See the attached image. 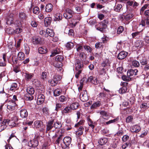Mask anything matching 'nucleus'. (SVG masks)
Segmentation results:
<instances>
[{"instance_id": "obj_1", "label": "nucleus", "mask_w": 149, "mask_h": 149, "mask_svg": "<svg viewBox=\"0 0 149 149\" xmlns=\"http://www.w3.org/2000/svg\"><path fill=\"white\" fill-rule=\"evenodd\" d=\"M18 120L17 117L16 116H14L12 117L10 120H4L3 122V124L6 125H8L12 127L16 126L17 122Z\"/></svg>"}, {"instance_id": "obj_2", "label": "nucleus", "mask_w": 149, "mask_h": 149, "mask_svg": "<svg viewBox=\"0 0 149 149\" xmlns=\"http://www.w3.org/2000/svg\"><path fill=\"white\" fill-rule=\"evenodd\" d=\"M63 144H61L63 149H69V146L71 143V139L69 136H66L63 139Z\"/></svg>"}, {"instance_id": "obj_3", "label": "nucleus", "mask_w": 149, "mask_h": 149, "mask_svg": "<svg viewBox=\"0 0 149 149\" xmlns=\"http://www.w3.org/2000/svg\"><path fill=\"white\" fill-rule=\"evenodd\" d=\"M16 106V104L15 101L12 100L9 101L7 106L8 111L9 112L10 111H14L15 109Z\"/></svg>"}, {"instance_id": "obj_4", "label": "nucleus", "mask_w": 149, "mask_h": 149, "mask_svg": "<svg viewBox=\"0 0 149 149\" xmlns=\"http://www.w3.org/2000/svg\"><path fill=\"white\" fill-rule=\"evenodd\" d=\"M19 114L20 117L22 118H25L28 116V113L26 109L22 108L19 109Z\"/></svg>"}, {"instance_id": "obj_5", "label": "nucleus", "mask_w": 149, "mask_h": 149, "mask_svg": "<svg viewBox=\"0 0 149 149\" xmlns=\"http://www.w3.org/2000/svg\"><path fill=\"white\" fill-rule=\"evenodd\" d=\"M74 14V12L71 10L67 8L65 12L64 13L63 16L67 19L72 17Z\"/></svg>"}, {"instance_id": "obj_6", "label": "nucleus", "mask_w": 149, "mask_h": 149, "mask_svg": "<svg viewBox=\"0 0 149 149\" xmlns=\"http://www.w3.org/2000/svg\"><path fill=\"white\" fill-rule=\"evenodd\" d=\"M37 97V103L38 104H40L42 103L45 100V97L44 95L42 94L38 93L37 94L36 97Z\"/></svg>"}, {"instance_id": "obj_7", "label": "nucleus", "mask_w": 149, "mask_h": 149, "mask_svg": "<svg viewBox=\"0 0 149 149\" xmlns=\"http://www.w3.org/2000/svg\"><path fill=\"white\" fill-rule=\"evenodd\" d=\"M75 66L76 70H82L83 64L80 60L77 59L75 61Z\"/></svg>"}, {"instance_id": "obj_8", "label": "nucleus", "mask_w": 149, "mask_h": 149, "mask_svg": "<svg viewBox=\"0 0 149 149\" xmlns=\"http://www.w3.org/2000/svg\"><path fill=\"white\" fill-rule=\"evenodd\" d=\"M80 99L83 102H86L88 100L86 91H84L80 95Z\"/></svg>"}, {"instance_id": "obj_9", "label": "nucleus", "mask_w": 149, "mask_h": 149, "mask_svg": "<svg viewBox=\"0 0 149 149\" xmlns=\"http://www.w3.org/2000/svg\"><path fill=\"white\" fill-rule=\"evenodd\" d=\"M54 121V120L53 119L49 120L46 123V132L51 130L54 127L53 126Z\"/></svg>"}, {"instance_id": "obj_10", "label": "nucleus", "mask_w": 149, "mask_h": 149, "mask_svg": "<svg viewBox=\"0 0 149 149\" xmlns=\"http://www.w3.org/2000/svg\"><path fill=\"white\" fill-rule=\"evenodd\" d=\"M138 71L136 69L134 70L130 69L129 70L127 71V76L131 77L132 76H135L137 74V72Z\"/></svg>"}, {"instance_id": "obj_11", "label": "nucleus", "mask_w": 149, "mask_h": 149, "mask_svg": "<svg viewBox=\"0 0 149 149\" xmlns=\"http://www.w3.org/2000/svg\"><path fill=\"white\" fill-rule=\"evenodd\" d=\"M6 23L8 24H11L13 22V15L11 14L9 15L6 18Z\"/></svg>"}, {"instance_id": "obj_12", "label": "nucleus", "mask_w": 149, "mask_h": 149, "mask_svg": "<svg viewBox=\"0 0 149 149\" xmlns=\"http://www.w3.org/2000/svg\"><path fill=\"white\" fill-rule=\"evenodd\" d=\"M97 26L98 27L96 29L102 32H103L105 29H106L107 27V25L102 24L101 23L98 24Z\"/></svg>"}, {"instance_id": "obj_13", "label": "nucleus", "mask_w": 149, "mask_h": 149, "mask_svg": "<svg viewBox=\"0 0 149 149\" xmlns=\"http://www.w3.org/2000/svg\"><path fill=\"white\" fill-rule=\"evenodd\" d=\"M127 54V52L123 51H122L118 54V58L120 60L123 59L125 58Z\"/></svg>"}, {"instance_id": "obj_14", "label": "nucleus", "mask_w": 149, "mask_h": 149, "mask_svg": "<svg viewBox=\"0 0 149 149\" xmlns=\"http://www.w3.org/2000/svg\"><path fill=\"white\" fill-rule=\"evenodd\" d=\"M101 104V102L97 101L94 102L90 107L91 109H97L98 107H100Z\"/></svg>"}, {"instance_id": "obj_15", "label": "nucleus", "mask_w": 149, "mask_h": 149, "mask_svg": "<svg viewBox=\"0 0 149 149\" xmlns=\"http://www.w3.org/2000/svg\"><path fill=\"white\" fill-rule=\"evenodd\" d=\"M141 128L140 126L138 125H134L130 129V130L132 132L137 133L139 132Z\"/></svg>"}, {"instance_id": "obj_16", "label": "nucleus", "mask_w": 149, "mask_h": 149, "mask_svg": "<svg viewBox=\"0 0 149 149\" xmlns=\"http://www.w3.org/2000/svg\"><path fill=\"white\" fill-rule=\"evenodd\" d=\"M33 125L34 127L36 128H39L42 127L43 126V124L42 121L37 120L34 122Z\"/></svg>"}, {"instance_id": "obj_17", "label": "nucleus", "mask_w": 149, "mask_h": 149, "mask_svg": "<svg viewBox=\"0 0 149 149\" xmlns=\"http://www.w3.org/2000/svg\"><path fill=\"white\" fill-rule=\"evenodd\" d=\"M100 114L102 116V118L104 119L107 120L109 118L108 113L107 111H101Z\"/></svg>"}, {"instance_id": "obj_18", "label": "nucleus", "mask_w": 149, "mask_h": 149, "mask_svg": "<svg viewBox=\"0 0 149 149\" xmlns=\"http://www.w3.org/2000/svg\"><path fill=\"white\" fill-rule=\"evenodd\" d=\"M32 40L33 44L37 45L40 43L41 38L38 36H34L33 37Z\"/></svg>"}, {"instance_id": "obj_19", "label": "nucleus", "mask_w": 149, "mask_h": 149, "mask_svg": "<svg viewBox=\"0 0 149 149\" xmlns=\"http://www.w3.org/2000/svg\"><path fill=\"white\" fill-rule=\"evenodd\" d=\"M52 21V18L51 17H47L45 18L44 20V23L45 26L46 27H47L49 26L51 23Z\"/></svg>"}, {"instance_id": "obj_20", "label": "nucleus", "mask_w": 149, "mask_h": 149, "mask_svg": "<svg viewBox=\"0 0 149 149\" xmlns=\"http://www.w3.org/2000/svg\"><path fill=\"white\" fill-rule=\"evenodd\" d=\"M146 24L149 25V17H148L146 19H142L140 24V25H141L143 26H145Z\"/></svg>"}, {"instance_id": "obj_21", "label": "nucleus", "mask_w": 149, "mask_h": 149, "mask_svg": "<svg viewBox=\"0 0 149 149\" xmlns=\"http://www.w3.org/2000/svg\"><path fill=\"white\" fill-rule=\"evenodd\" d=\"M33 76L34 74L33 73H26L24 75L25 79L27 81L30 80Z\"/></svg>"}, {"instance_id": "obj_22", "label": "nucleus", "mask_w": 149, "mask_h": 149, "mask_svg": "<svg viewBox=\"0 0 149 149\" xmlns=\"http://www.w3.org/2000/svg\"><path fill=\"white\" fill-rule=\"evenodd\" d=\"M72 109L70 106L65 107L63 110L62 111V113H69L72 112Z\"/></svg>"}, {"instance_id": "obj_23", "label": "nucleus", "mask_w": 149, "mask_h": 149, "mask_svg": "<svg viewBox=\"0 0 149 149\" xmlns=\"http://www.w3.org/2000/svg\"><path fill=\"white\" fill-rule=\"evenodd\" d=\"M54 20L55 21H59L62 19V15L61 13H57L55 15Z\"/></svg>"}, {"instance_id": "obj_24", "label": "nucleus", "mask_w": 149, "mask_h": 149, "mask_svg": "<svg viewBox=\"0 0 149 149\" xmlns=\"http://www.w3.org/2000/svg\"><path fill=\"white\" fill-rule=\"evenodd\" d=\"M84 130V127L82 126H80L78 129L77 131H76V134L78 136L81 135L83 134Z\"/></svg>"}, {"instance_id": "obj_25", "label": "nucleus", "mask_w": 149, "mask_h": 149, "mask_svg": "<svg viewBox=\"0 0 149 149\" xmlns=\"http://www.w3.org/2000/svg\"><path fill=\"white\" fill-rule=\"evenodd\" d=\"M19 17L21 21L26 20L27 18V16L26 15V14L24 12L20 13L19 14Z\"/></svg>"}, {"instance_id": "obj_26", "label": "nucleus", "mask_w": 149, "mask_h": 149, "mask_svg": "<svg viewBox=\"0 0 149 149\" xmlns=\"http://www.w3.org/2000/svg\"><path fill=\"white\" fill-rule=\"evenodd\" d=\"M47 34V37L49 36L51 37H53L54 35V33L52 29H46Z\"/></svg>"}, {"instance_id": "obj_27", "label": "nucleus", "mask_w": 149, "mask_h": 149, "mask_svg": "<svg viewBox=\"0 0 149 149\" xmlns=\"http://www.w3.org/2000/svg\"><path fill=\"white\" fill-rule=\"evenodd\" d=\"M108 141V139L107 138H102L100 139L98 141V143L101 145H103L106 144Z\"/></svg>"}, {"instance_id": "obj_28", "label": "nucleus", "mask_w": 149, "mask_h": 149, "mask_svg": "<svg viewBox=\"0 0 149 149\" xmlns=\"http://www.w3.org/2000/svg\"><path fill=\"white\" fill-rule=\"evenodd\" d=\"M53 6L51 3L47 4L46 7L45 11L47 12H51L53 9Z\"/></svg>"}, {"instance_id": "obj_29", "label": "nucleus", "mask_w": 149, "mask_h": 149, "mask_svg": "<svg viewBox=\"0 0 149 149\" xmlns=\"http://www.w3.org/2000/svg\"><path fill=\"white\" fill-rule=\"evenodd\" d=\"M143 42L141 41H138L135 43V46L137 49H139L142 47L143 45Z\"/></svg>"}, {"instance_id": "obj_30", "label": "nucleus", "mask_w": 149, "mask_h": 149, "mask_svg": "<svg viewBox=\"0 0 149 149\" xmlns=\"http://www.w3.org/2000/svg\"><path fill=\"white\" fill-rule=\"evenodd\" d=\"M60 51H61L59 48H55L52 51V54L50 56L51 57L53 56L56 54H59Z\"/></svg>"}, {"instance_id": "obj_31", "label": "nucleus", "mask_w": 149, "mask_h": 149, "mask_svg": "<svg viewBox=\"0 0 149 149\" xmlns=\"http://www.w3.org/2000/svg\"><path fill=\"white\" fill-rule=\"evenodd\" d=\"M26 91L29 94L33 95L35 91L33 88L29 86L27 88Z\"/></svg>"}, {"instance_id": "obj_32", "label": "nucleus", "mask_w": 149, "mask_h": 149, "mask_svg": "<svg viewBox=\"0 0 149 149\" xmlns=\"http://www.w3.org/2000/svg\"><path fill=\"white\" fill-rule=\"evenodd\" d=\"M61 123L60 122L57 121L55 122H54V126L56 129H59L62 127Z\"/></svg>"}, {"instance_id": "obj_33", "label": "nucleus", "mask_w": 149, "mask_h": 149, "mask_svg": "<svg viewBox=\"0 0 149 149\" xmlns=\"http://www.w3.org/2000/svg\"><path fill=\"white\" fill-rule=\"evenodd\" d=\"M140 107L142 109H146L149 108V106H148L147 103L143 102L140 104Z\"/></svg>"}, {"instance_id": "obj_34", "label": "nucleus", "mask_w": 149, "mask_h": 149, "mask_svg": "<svg viewBox=\"0 0 149 149\" xmlns=\"http://www.w3.org/2000/svg\"><path fill=\"white\" fill-rule=\"evenodd\" d=\"M18 58L19 60H23L25 58L24 54L22 52H19L18 54Z\"/></svg>"}, {"instance_id": "obj_35", "label": "nucleus", "mask_w": 149, "mask_h": 149, "mask_svg": "<svg viewBox=\"0 0 149 149\" xmlns=\"http://www.w3.org/2000/svg\"><path fill=\"white\" fill-rule=\"evenodd\" d=\"M30 142L33 147H36L38 144V142L36 139L31 141Z\"/></svg>"}, {"instance_id": "obj_36", "label": "nucleus", "mask_w": 149, "mask_h": 149, "mask_svg": "<svg viewBox=\"0 0 149 149\" xmlns=\"http://www.w3.org/2000/svg\"><path fill=\"white\" fill-rule=\"evenodd\" d=\"M79 106V103L77 102H75L72 103L70 105L72 110L76 109Z\"/></svg>"}, {"instance_id": "obj_37", "label": "nucleus", "mask_w": 149, "mask_h": 149, "mask_svg": "<svg viewBox=\"0 0 149 149\" xmlns=\"http://www.w3.org/2000/svg\"><path fill=\"white\" fill-rule=\"evenodd\" d=\"M38 52L41 54H45L47 52V50L45 48L43 47H39L38 49Z\"/></svg>"}, {"instance_id": "obj_38", "label": "nucleus", "mask_w": 149, "mask_h": 149, "mask_svg": "<svg viewBox=\"0 0 149 149\" xmlns=\"http://www.w3.org/2000/svg\"><path fill=\"white\" fill-rule=\"evenodd\" d=\"M88 124L89 126L92 129L95 127V123H94L90 118L88 119Z\"/></svg>"}, {"instance_id": "obj_39", "label": "nucleus", "mask_w": 149, "mask_h": 149, "mask_svg": "<svg viewBox=\"0 0 149 149\" xmlns=\"http://www.w3.org/2000/svg\"><path fill=\"white\" fill-rule=\"evenodd\" d=\"M61 90L57 88L54 90V95L55 96H58L61 94Z\"/></svg>"}, {"instance_id": "obj_40", "label": "nucleus", "mask_w": 149, "mask_h": 149, "mask_svg": "<svg viewBox=\"0 0 149 149\" xmlns=\"http://www.w3.org/2000/svg\"><path fill=\"white\" fill-rule=\"evenodd\" d=\"M127 90V88L126 86H124L120 88L119 90L120 93L123 94L126 92Z\"/></svg>"}, {"instance_id": "obj_41", "label": "nucleus", "mask_w": 149, "mask_h": 149, "mask_svg": "<svg viewBox=\"0 0 149 149\" xmlns=\"http://www.w3.org/2000/svg\"><path fill=\"white\" fill-rule=\"evenodd\" d=\"M65 47L68 49H71L74 47V44L72 42H68L66 45Z\"/></svg>"}, {"instance_id": "obj_42", "label": "nucleus", "mask_w": 149, "mask_h": 149, "mask_svg": "<svg viewBox=\"0 0 149 149\" xmlns=\"http://www.w3.org/2000/svg\"><path fill=\"white\" fill-rule=\"evenodd\" d=\"M31 94H27L25 95V99L27 100H31L33 99V97Z\"/></svg>"}, {"instance_id": "obj_43", "label": "nucleus", "mask_w": 149, "mask_h": 149, "mask_svg": "<svg viewBox=\"0 0 149 149\" xmlns=\"http://www.w3.org/2000/svg\"><path fill=\"white\" fill-rule=\"evenodd\" d=\"M122 7V6L121 4H118L117 6H115L114 7V10L116 12H119Z\"/></svg>"}, {"instance_id": "obj_44", "label": "nucleus", "mask_w": 149, "mask_h": 149, "mask_svg": "<svg viewBox=\"0 0 149 149\" xmlns=\"http://www.w3.org/2000/svg\"><path fill=\"white\" fill-rule=\"evenodd\" d=\"M133 119V117L132 116H130L127 117L126 119V122L128 123L132 122Z\"/></svg>"}, {"instance_id": "obj_45", "label": "nucleus", "mask_w": 149, "mask_h": 149, "mask_svg": "<svg viewBox=\"0 0 149 149\" xmlns=\"http://www.w3.org/2000/svg\"><path fill=\"white\" fill-rule=\"evenodd\" d=\"M17 89V85L16 83H14L12 84L10 88V90L12 91H14Z\"/></svg>"}, {"instance_id": "obj_46", "label": "nucleus", "mask_w": 149, "mask_h": 149, "mask_svg": "<svg viewBox=\"0 0 149 149\" xmlns=\"http://www.w3.org/2000/svg\"><path fill=\"white\" fill-rule=\"evenodd\" d=\"M64 59V57L61 55H57L56 57L55 60L56 61L60 62H62Z\"/></svg>"}, {"instance_id": "obj_47", "label": "nucleus", "mask_w": 149, "mask_h": 149, "mask_svg": "<svg viewBox=\"0 0 149 149\" xmlns=\"http://www.w3.org/2000/svg\"><path fill=\"white\" fill-rule=\"evenodd\" d=\"M24 50L25 54H28L29 53L30 51V49L29 46L26 44L24 45Z\"/></svg>"}, {"instance_id": "obj_48", "label": "nucleus", "mask_w": 149, "mask_h": 149, "mask_svg": "<svg viewBox=\"0 0 149 149\" xmlns=\"http://www.w3.org/2000/svg\"><path fill=\"white\" fill-rule=\"evenodd\" d=\"M67 100V98L63 95H61L59 98V101L62 102H66Z\"/></svg>"}, {"instance_id": "obj_49", "label": "nucleus", "mask_w": 149, "mask_h": 149, "mask_svg": "<svg viewBox=\"0 0 149 149\" xmlns=\"http://www.w3.org/2000/svg\"><path fill=\"white\" fill-rule=\"evenodd\" d=\"M132 65L133 67H138L139 66L140 64L139 62L138 61L134 60L132 61Z\"/></svg>"}, {"instance_id": "obj_50", "label": "nucleus", "mask_w": 149, "mask_h": 149, "mask_svg": "<svg viewBox=\"0 0 149 149\" xmlns=\"http://www.w3.org/2000/svg\"><path fill=\"white\" fill-rule=\"evenodd\" d=\"M49 83L52 86H54L56 85L57 83L56 82V81L54 79H52L49 80L48 81Z\"/></svg>"}, {"instance_id": "obj_51", "label": "nucleus", "mask_w": 149, "mask_h": 149, "mask_svg": "<svg viewBox=\"0 0 149 149\" xmlns=\"http://www.w3.org/2000/svg\"><path fill=\"white\" fill-rule=\"evenodd\" d=\"M85 122V120H81L79 122H78L77 123L75 124L74 127H80L81 125H83Z\"/></svg>"}, {"instance_id": "obj_52", "label": "nucleus", "mask_w": 149, "mask_h": 149, "mask_svg": "<svg viewBox=\"0 0 149 149\" xmlns=\"http://www.w3.org/2000/svg\"><path fill=\"white\" fill-rule=\"evenodd\" d=\"M85 122V120H81L79 122H78L77 123L75 124L74 127H80L81 125H83Z\"/></svg>"}, {"instance_id": "obj_53", "label": "nucleus", "mask_w": 149, "mask_h": 149, "mask_svg": "<svg viewBox=\"0 0 149 149\" xmlns=\"http://www.w3.org/2000/svg\"><path fill=\"white\" fill-rule=\"evenodd\" d=\"M85 122V120H81L79 122H78L77 123L75 124L74 127H80L81 125H83Z\"/></svg>"}, {"instance_id": "obj_54", "label": "nucleus", "mask_w": 149, "mask_h": 149, "mask_svg": "<svg viewBox=\"0 0 149 149\" xmlns=\"http://www.w3.org/2000/svg\"><path fill=\"white\" fill-rule=\"evenodd\" d=\"M133 16V15L132 13L129 14L124 17V18L125 19L127 20H128L131 19Z\"/></svg>"}, {"instance_id": "obj_55", "label": "nucleus", "mask_w": 149, "mask_h": 149, "mask_svg": "<svg viewBox=\"0 0 149 149\" xmlns=\"http://www.w3.org/2000/svg\"><path fill=\"white\" fill-rule=\"evenodd\" d=\"M84 48L87 52L91 53L92 51V49L88 46L86 45L84 46Z\"/></svg>"}, {"instance_id": "obj_56", "label": "nucleus", "mask_w": 149, "mask_h": 149, "mask_svg": "<svg viewBox=\"0 0 149 149\" xmlns=\"http://www.w3.org/2000/svg\"><path fill=\"white\" fill-rule=\"evenodd\" d=\"M61 76L60 75H55L54 76L53 79H54L55 80H56V82L58 83V81H60L61 80Z\"/></svg>"}, {"instance_id": "obj_57", "label": "nucleus", "mask_w": 149, "mask_h": 149, "mask_svg": "<svg viewBox=\"0 0 149 149\" xmlns=\"http://www.w3.org/2000/svg\"><path fill=\"white\" fill-rule=\"evenodd\" d=\"M40 12V9L39 8L36 6L33 9V13L36 14H38Z\"/></svg>"}, {"instance_id": "obj_58", "label": "nucleus", "mask_w": 149, "mask_h": 149, "mask_svg": "<svg viewBox=\"0 0 149 149\" xmlns=\"http://www.w3.org/2000/svg\"><path fill=\"white\" fill-rule=\"evenodd\" d=\"M95 47L96 49H99L102 47L103 45L102 42H98L95 44Z\"/></svg>"}, {"instance_id": "obj_59", "label": "nucleus", "mask_w": 149, "mask_h": 149, "mask_svg": "<svg viewBox=\"0 0 149 149\" xmlns=\"http://www.w3.org/2000/svg\"><path fill=\"white\" fill-rule=\"evenodd\" d=\"M6 32L9 34H13L14 33V30L10 27H9L6 30Z\"/></svg>"}, {"instance_id": "obj_60", "label": "nucleus", "mask_w": 149, "mask_h": 149, "mask_svg": "<svg viewBox=\"0 0 149 149\" xmlns=\"http://www.w3.org/2000/svg\"><path fill=\"white\" fill-rule=\"evenodd\" d=\"M124 30V27L122 26H120L118 27V29L117 33L120 34Z\"/></svg>"}, {"instance_id": "obj_61", "label": "nucleus", "mask_w": 149, "mask_h": 149, "mask_svg": "<svg viewBox=\"0 0 149 149\" xmlns=\"http://www.w3.org/2000/svg\"><path fill=\"white\" fill-rule=\"evenodd\" d=\"M131 146V144L130 143L127 142L123 144L122 146V147L123 149H125L127 147H130Z\"/></svg>"}, {"instance_id": "obj_62", "label": "nucleus", "mask_w": 149, "mask_h": 149, "mask_svg": "<svg viewBox=\"0 0 149 149\" xmlns=\"http://www.w3.org/2000/svg\"><path fill=\"white\" fill-rule=\"evenodd\" d=\"M42 111L46 115H48L49 113V110L48 108L45 107L42 109Z\"/></svg>"}, {"instance_id": "obj_63", "label": "nucleus", "mask_w": 149, "mask_h": 149, "mask_svg": "<svg viewBox=\"0 0 149 149\" xmlns=\"http://www.w3.org/2000/svg\"><path fill=\"white\" fill-rule=\"evenodd\" d=\"M75 10L79 13H81L83 11V9L81 7L79 6L76 7Z\"/></svg>"}, {"instance_id": "obj_64", "label": "nucleus", "mask_w": 149, "mask_h": 149, "mask_svg": "<svg viewBox=\"0 0 149 149\" xmlns=\"http://www.w3.org/2000/svg\"><path fill=\"white\" fill-rule=\"evenodd\" d=\"M47 72H42L41 77L42 79L43 80H45L47 78Z\"/></svg>"}]
</instances>
